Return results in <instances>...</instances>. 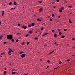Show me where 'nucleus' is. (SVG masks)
Returning a JSON list of instances; mask_svg holds the SVG:
<instances>
[{
	"label": "nucleus",
	"mask_w": 75,
	"mask_h": 75,
	"mask_svg": "<svg viewBox=\"0 0 75 75\" xmlns=\"http://www.w3.org/2000/svg\"><path fill=\"white\" fill-rule=\"evenodd\" d=\"M47 34H48V33H45V35H47Z\"/></svg>",
	"instance_id": "c03bdc74"
},
{
	"label": "nucleus",
	"mask_w": 75,
	"mask_h": 75,
	"mask_svg": "<svg viewBox=\"0 0 75 75\" xmlns=\"http://www.w3.org/2000/svg\"><path fill=\"white\" fill-rule=\"evenodd\" d=\"M59 11L60 12V13H62V9H60L59 10Z\"/></svg>",
	"instance_id": "f8f14e48"
},
{
	"label": "nucleus",
	"mask_w": 75,
	"mask_h": 75,
	"mask_svg": "<svg viewBox=\"0 0 75 75\" xmlns=\"http://www.w3.org/2000/svg\"><path fill=\"white\" fill-rule=\"evenodd\" d=\"M70 61V59H68V60H66V61L68 62V61Z\"/></svg>",
	"instance_id": "473e14b6"
},
{
	"label": "nucleus",
	"mask_w": 75,
	"mask_h": 75,
	"mask_svg": "<svg viewBox=\"0 0 75 75\" xmlns=\"http://www.w3.org/2000/svg\"><path fill=\"white\" fill-rule=\"evenodd\" d=\"M60 9L62 10H64V7H62L60 8Z\"/></svg>",
	"instance_id": "aec40b11"
},
{
	"label": "nucleus",
	"mask_w": 75,
	"mask_h": 75,
	"mask_svg": "<svg viewBox=\"0 0 75 75\" xmlns=\"http://www.w3.org/2000/svg\"><path fill=\"white\" fill-rule=\"evenodd\" d=\"M59 35H61V34H62V33L61 32H59Z\"/></svg>",
	"instance_id": "5701e85b"
},
{
	"label": "nucleus",
	"mask_w": 75,
	"mask_h": 75,
	"mask_svg": "<svg viewBox=\"0 0 75 75\" xmlns=\"http://www.w3.org/2000/svg\"><path fill=\"white\" fill-rule=\"evenodd\" d=\"M4 54V53H1V55H3Z\"/></svg>",
	"instance_id": "8fccbe9b"
},
{
	"label": "nucleus",
	"mask_w": 75,
	"mask_h": 75,
	"mask_svg": "<svg viewBox=\"0 0 75 75\" xmlns=\"http://www.w3.org/2000/svg\"><path fill=\"white\" fill-rule=\"evenodd\" d=\"M12 72H14V69H13V70L11 71Z\"/></svg>",
	"instance_id": "e433bc0d"
},
{
	"label": "nucleus",
	"mask_w": 75,
	"mask_h": 75,
	"mask_svg": "<svg viewBox=\"0 0 75 75\" xmlns=\"http://www.w3.org/2000/svg\"><path fill=\"white\" fill-rule=\"evenodd\" d=\"M22 28H23L25 30V29L27 28V26H24V25H23V26H22Z\"/></svg>",
	"instance_id": "f03ea898"
},
{
	"label": "nucleus",
	"mask_w": 75,
	"mask_h": 75,
	"mask_svg": "<svg viewBox=\"0 0 75 75\" xmlns=\"http://www.w3.org/2000/svg\"><path fill=\"white\" fill-rule=\"evenodd\" d=\"M1 22L0 21V25L1 24Z\"/></svg>",
	"instance_id": "052dcab7"
},
{
	"label": "nucleus",
	"mask_w": 75,
	"mask_h": 75,
	"mask_svg": "<svg viewBox=\"0 0 75 75\" xmlns=\"http://www.w3.org/2000/svg\"><path fill=\"white\" fill-rule=\"evenodd\" d=\"M67 29H64V31H67Z\"/></svg>",
	"instance_id": "c85d7f7f"
},
{
	"label": "nucleus",
	"mask_w": 75,
	"mask_h": 75,
	"mask_svg": "<svg viewBox=\"0 0 75 75\" xmlns=\"http://www.w3.org/2000/svg\"><path fill=\"white\" fill-rule=\"evenodd\" d=\"M24 44V42H23V43H22L21 44H22V45H23V44Z\"/></svg>",
	"instance_id": "864d4df0"
},
{
	"label": "nucleus",
	"mask_w": 75,
	"mask_h": 75,
	"mask_svg": "<svg viewBox=\"0 0 75 75\" xmlns=\"http://www.w3.org/2000/svg\"><path fill=\"white\" fill-rule=\"evenodd\" d=\"M8 54L9 55H11V52H9V51L8 52Z\"/></svg>",
	"instance_id": "9b49d317"
},
{
	"label": "nucleus",
	"mask_w": 75,
	"mask_h": 75,
	"mask_svg": "<svg viewBox=\"0 0 75 75\" xmlns=\"http://www.w3.org/2000/svg\"><path fill=\"white\" fill-rule=\"evenodd\" d=\"M73 48L74 49H75V47H73Z\"/></svg>",
	"instance_id": "4d7b16f0"
},
{
	"label": "nucleus",
	"mask_w": 75,
	"mask_h": 75,
	"mask_svg": "<svg viewBox=\"0 0 75 75\" xmlns=\"http://www.w3.org/2000/svg\"><path fill=\"white\" fill-rule=\"evenodd\" d=\"M4 11H2V16H3L4 15Z\"/></svg>",
	"instance_id": "1a4fd4ad"
},
{
	"label": "nucleus",
	"mask_w": 75,
	"mask_h": 75,
	"mask_svg": "<svg viewBox=\"0 0 75 75\" xmlns=\"http://www.w3.org/2000/svg\"><path fill=\"white\" fill-rule=\"evenodd\" d=\"M39 3H42V2H41V1H39Z\"/></svg>",
	"instance_id": "6e6d98bb"
},
{
	"label": "nucleus",
	"mask_w": 75,
	"mask_h": 75,
	"mask_svg": "<svg viewBox=\"0 0 75 75\" xmlns=\"http://www.w3.org/2000/svg\"><path fill=\"white\" fill-rule=\"evenodd\" d=\"M65 37V36H61V38H64Z\"/></svg>",
	"instance_id": "4468645a"
},
{
	"label": "nucleus",
	"mask_w": 75,
	"mask_h": 75,
	"mask_svg": "<svg viewBox=\"0 0 75 75\" xmlns=\"http://www.w3.org/2000/svg\"><path fill=\"white\" fill-rule=\"evenodd\" d=\"M28 35H29L28 34L26 35H25L26 37H28Z\"/></svg>",
	"instance_id": "c9c22d12"
},
{
	"label": "nucleus",
	"mask_w": 75,
	"mask_h": 75,
	"mask_svg": "<svg viewBox=\"0 0 75 75\" xmlns=\"http://www.w3.org/2000/svg\"><path fill=\"white\" fill-rule=\"evenodd\" d=\"M52 32H53V33L54 32V30H52Z\"/></svg>",
	"instance_id": "37998d69"
},
{
	"label": "nucleus",
	"mask_w": 75,
	"mask_h": 75,
	"mask_svg": "<svg viewBox=\"0 0 75 75\" xmlns=\"http://www.w3.org/2000/svg\"><path fill=\"white\" fill-rule=\"evenodd\" d=\"M28 75V73H27V74H24L23 75Z\"/></svg>",
	"instance_id": "7c9ffc66"
},
{
	"label": "nucleus",
	"mask_w": 75,
	"mask_h": 75,
	"mask_svg": "<svg viewBox=\"0 0 75 75\" xmlns=\"http://www.w3.org/2000/svg\"><path fill=\"white\" fill-rule=\"evenodd\" d=\"M14 5H17V3H16V2H14Z\"/></svg>",
	"instance_id": "412c9836"
},
{
	"label": "nucleus",
	"mask_w": 75,
	"mask_h": 75,
	"mask_svg": "<svg viewBox=\"0 0 75 75\" xmlns=\"http://www.w3.org/2000/svg\"><path fill=\"white\" fill-rule=\"evenodd\" d=\"M0 57H2V56L1 55V56H0Z\"/></svg>",
	"instance_id": "0e129e2a"
},
{
	"label": "nucleus",
	"mask_w": 75,
	"mask_h": 75,
	"mask_svg": "<svg viewBox=\"0 0 75 75\" xmlns=\"http://www.w3.org/2000/svg\"><path fill=\"white\" fill-rule=\"evenodd\" d=\"M6 43H7V42H4V44H6Z\"/></svg>",
	"instance_id": "72a5a7b5"
},
{
	"label": "nucleus",
	"mask_w": 75,
	"mask_h": 75,
	"mask_svg": "<svg viewBox=\"0 0 75 75\" xmlns=\"http://www.w3.org/2000/svg\"><path fill=\"white\" fill-rule=\"evenodd\" d=\"M37 21H41V20L39 19V18H38L37 19Z\"/></svg>",
	"instance_id": "6e6552de"
},
{
	"label": "nucleus",
	"mask_w": 75,
	"mask_h": 75,
	"mask_svg": "<svg viewBox=\"0 0 75 75\" xmlns=\"http://www.w3.org/2000/svg\"><path fill=\"white\" fill-rule=\"evenodd\" d=\"M54 44H57V43H56V42H55V43H54Z\"/></svg>",
	"instance_id": "69168bd1"
},
{
	"label": "nucleus",
	"mask_w": 75,
	"mask_h": 75,
	"mask_svg": "<svg viewBox=\"0 0 75 75\" xmlns=\"http://www.w3.org/2000/svg\"><path fill=\"white\" fill-rule=\"evenodd\" d=\"M34 39L35 40H38V38L36 37L34 38Z\"/></svg>",
	"instance_id": "6ab92c4d"
},
{
	"label": "nucleus",
	"mask_w": 75,
	"mask_h": 75,
	"mask_svg": "<svg viewBox=\"0 0 75 75\" xmlns=\"http://www.w3.org/2000/svg\"><path fill=\"white\" fill-rule=\"evenodd\" d=\"M58 18H60V16H58Z\"/></svg>",
	"instance_id": "680f3d73"
},
{
	"label": "nucleus",
	"mask_w": 75,
	"mask_h": 75,
	"mask_svg": "<svg viewBox=\"0 0 75 75\" xmlns=\"http://www.w3.org/2000/svg\"><path fill=\"white\" fill-rule=\"evenodd\" d=\"M67 45H69V44H67Z\"/></svg>",
	"instance_id": "774afa93"
},
{
	"label": "nucleus",
	"mask_w": 75,
	"mask_h": 75,
	"mask_svg": "<svg viewBox=\"0 0 75 75\" xmlns=\"http://www.w3.org/2000/svg\"><path fill=\"white\" fill-rule=\"evenodd\" d=\"M2 37H3V36H1L0 37V39H1L2 38Z\"/></svg>",
	"instance_id": "a19ab883"
},
{
	"label": "nucleus",
	"mask_w": 75,
	"mask_h": 75,
	"mask_svg": "<svg viewBox=\"0 0 75 75\" xmlns=\"http://www.w3.org/2000/svg\"><path fill=\"white\" fill-rule=\"evenodd\" d=\"M72 56H73V57H74V56H75V55H73Z\"/></svg>",
	"instance_id": "338daca9"
},
{
	"label": "nucleus",
	"mask_w": 75,
	"mask_h": 75,
	"mask_svg": "<svg viewBox=\"0 0 75 75\" xmlns=\"http://www.w3.org/2000/svg\"><path fill=\"white\" fill-rule=\"evenodd\" d=\"M59 64H61L62 63V62H61V61H59Z\"/></svg>",
	"instance_id": "2f4dec72"
},
{
	"label": "nucleus",
	"mask_w": 75,
	"mask_h": 75,
	"mask_svg": "<svg viewBox=\"0 0 75 75\" xmlns=\"http://www.w3.org/2000/svg\"><path fill=\"white\" fill-rule=\"evenodd\" d=\"M45 35L44 34V35H42V37H43V36H45Z\"/></svg>",
	"instance_id": "09e8293b"
},
{
	"label": "nucleus",
	"mask_w": 75,
	"mask_h": 75,
	"mask_svg": "<svg viewBox=\"0 0 75 75\" xmlns=\"http://www.w3.org/2000/svg\"><path fill=\"white\" fill-rule=\"evenodd\" d=\"M7 39H9V40H11L12 42L14 41V39L13 38V35H7L6 36Z\"/></svg>",
	"instance_id": "f257e3e1"
},
{
	"label": "nucleus",
	"mask_w": 75,
	"mask_h": 75,
	"mask_svg": "<svg viewBox=\"0 0 75 75\" xmlns=\"http://www.w3.org/2000/svg\"><path fill=\"white\" fill-rule=\"evenodd\" d=\"M64 2L65 3V2H66V3H67V1H64Z\"/></svg>",
	"instance_id": "13d9d810"
},
{
	"label": "nucleus",
	"mask_w": 75,
	"mask_h": 75,
	"mask_svg": "<svg viewBox=\"0 0 75 75\" xmlns=\"http://www.w3.org/2000/svg\"><path fill=\"white\" fill-rule=\"evenodd\" d=\"M9 5H10V6H11V4H12V3L11 2H10L9 4Z\"/></svg>",
	"instance_id": "f3484780"
},
{
	"label": "nucleus",
	"mask_w": 75,
	"mask_h": 75,
	"mask_svg": "<svg viewBox=\"0 0 75 75\" xmlns=\"http://www.w3.org/2000/svg\"><path fill=\"white\" fill-rule=\"evenodd\" d=\"M31 25H28V27H31Z\"/></svg>",
	"instance_id": "393cba45"
},
{
	"label": "nucleus",
	"mask_w": 75,
	"mask_h": 75,
	"mask_svg": "<svg viewBox=\"0 0 75 75\" xmlns=\"http://www.w3.org/2000/svg\"><path fill=\"white\" fill-rule=\"evenodd\" d=\"M58 31H60V30H59V29H58Z\"/></svg>",
	"instance_id": "3c124183"
},
{
	"label": "nucleus",
	"mask_w": 75,
	"mask_h": 75,
	"mask_svg": "<svg viewBox=\"0 0 75 75\" xmlns=\"http://www.w3.org/2000/svg\"><path fill=\"white\" fill-rule=\"evenodd\" d=\"M53 8H55V6H53Z\"/></svg>",
	"instance_id": "5fc2aeb1"
},
{
	"label": "nucleus",
	"mask_w": 75,
	"mask_h": 75,
	"mask_svg": "<svg viewBox=\"0 0 75 75\" xmlns=\"http://www.w3.org/2000/svg\"><path fill=\"white\" fill-rule=\"evenodd\" d=\"M75 40V38H72V40L73 41V40Z\"/></svg>",
	"instance_id": "4c0bfd02"
},
{
	"label": "nucleus",
	"mask_w": 75,
	"mask_h": 75,
	"mask_svg": "<svg viewBox=\"0 0 75 75\" xmlns=\"http://www.w3.org/2000/svg\"><path fill=\"white\" fill-rule=\"evenodd\" d=\"M33 32V30H30L29 32V34H31V33H32V32Z\"/></svg>",
	"instance_id": "423d86ee"
},
{
	"label": "nucleus",
	"mask_w": 75,
	"mask_h": 75,
	"mask_svg": "<svg viewBox=\"0 0 75 75\" xmlns=\"http://www.w3.org/2000/svg\"><path fill=\"white\" fill-rule=\"evenodd\" d=\"M52 17H54V16H55V15H54V14H52Z\"/></svg>",
	"instance_id": "dca6fc26"
},
{
	"label": "nucleus",
	"mask_w": 75,
	"mask_h": 75,
	"mask_svg": "<svg viewBox=\"0 0 75 75\" xmlns=\"http://www.w3.org/2000/svg\"><path fill=\"white\" fill-rule=\"evenodd\" d=\"M49 68V66H47V68H46V69H47V68Z\"/></svg>",
	"instance_id": "a18cd8bd"
},
{
	"label": "nucleus",
	"mask_w": 75,
	"mask_h": 75,
	"mask_svg": "<svg viewBox=\"0 0 75 75\" xmlns=\"http://www.w3.org/2000/svg\"><path fill=\"white\" fill-rule=\"evenodd\" d=\"M69 8H71V7H72V6H69Z\"/></svg>",
	"instance_id": "49530a36"
},
{
	"label": "nucleus",
	"mask_w": 75,
	"mask_h": 75,
	"mask_svg": "<svg viewBox=\"0 0 75 75\" xmlns=\"http://www.w3.org/2000/svg\"><path fill=\"white\" fill-rule=\"evenodd\" d=\"M34 25H35L34 23H32L31 24V26H32V27H33V26H34Z\"/></svg>",
	"instance_id": "39448f33"
},
{
	"label": "nucleus",
	"mask_w": 75,
	"mask_h": 75,
	"mask_svg": "<svg viewBox=\"0 0 75 75\" xmlns=\"http://www.w3.org/2000/svg\"><path fill=\"white\" fill-rule=\"evenodd\" d=\"M47 62H48V63H50V62L49 60H47Z\"/></svg>",
	"instance_id": "f704fd0d"
},
{
	"label": "nucleus",
	"mask_w": 75,
	"mask_h": 75,
	"mask_svg": "<svg viewBox=\"0 0 75 75\" xmlns=\"http://www.w3.org/2000/svg\"><path fill=\"white\" fill-rule=\"evenodd\" d=\"M29 44H30V42H27V45Z\"/></svg>",
	"instance_id": "b1692460"
},
{
	"label": "nucleus",
	"mask_w": 75,
	"mask_h": 75,
	"mask_svg": "<svg viewBox=\"0 0 75 75\" xmlns=\"http://www.w3.org/2000/svg\"><path fill=\"white\" fill-rule=\"evenodd\" d=\"M69 23H70V24H72V22H71V19L69 20Z\"/></svg>",
	"instance_id": "ddd939ff"
},
{
	"label": "nucleus",
	"mask_w": 75,
	"mask_h": 75,
	"mask_svg": "<svg viewBox=\"0 0 75 75\" xmlns=\"http://www.w3.org/2000/svg\"><path fill=\"white\" fill-rule=\"evenodd\" d=\"M41 30H44V28H43V27H42L41 28Z\"/></svg>",
	"instance_id": "cd10ccee"
},
{
	"label": "nucleus",
	"mask_w": 75,
	"mask_h": 75,
	"mask_svg": "<svg viewBox=\"0 0 75 75\" xmlns=\"http://www.w3.org/2000/svg\"><path fill=\"white\" fill-rule=\"evenodd\" d=\"M54 37H57V34H54Z\"/></svg>",
	"instance_id": "a211bd4d"
},
{
	"label": "nucleus",
	"mask_w": 75,
	"mask_h": 75,
	"mask_svg": "<svg viewBox=\"0 0 75 75\" xmlns=\"http://www.w3.org/2000/svg\"><path fill=\"white\" fill-rule=\"evenodd\" d=\"M21 58H23V57H24L25 56V54H22V55L21 56Z\"/></svg>",
	"instance_id": "7ed1b4c3"
},
{
	"label": "nucleus",
	"mask_w": 75,
	"mask_h": 75,
	"mask_svg": "<svg viewBox=\"0 0 75 75\" xmlns=\"http://www.w3.org/2000/svg\"><path fill=\"white\" fill-rule=\"evenodd\" d=\"M8 50H9V52H13V50H11V49H8Z\"/></svg>",
	"instance_id": "20e7f679"
},
{
	"label": "nucleus",
	"mask_w": 75,
	"mask_h": 75,
	"mask_svg": "<svg viewBox=\"0 0 75 75\" xmlns=\"http://www.w3.org/2000/svg\"><path fill=\"white\" fill-rule=\"evenodd\" d=\"M12 74H15V72H12Z\"/></svg>",
	"instance_id": "ea45409f"
},
{
	"label": "nucleus",
	"mask_w": 75,
	"mask_h": 75,
	"mask_svg": "<svg viewBox=\"0 0 75 75\" xmlns=\"http://www.w3.org/2000/svg\"><path fill=\"white\" fill-rule=\"evenodd\" d=\"M23 52H21L19 53L20 54H23Z\"/></svg>",
	"instance_id": "a878e982"
},
{
	"label": "nucleus",
	"mask_w": 75,
	"mask_h": 75,
	"mask_svg": "<svg viewBox=\"0 0 75 75\" xmlns=\"http://www.w3.org/2000/svg\"><path fill=\"white\" fill-rule=\"evenodd\" d=\"M39 12H41V11H42V8H41L39 10Z\"/></svg>",
	"instance_id": "0eeeda50"
},
{
	"label": "nucleus",
	"mask_w": 75,
	"mask_h": 75,
	"mask_svg": "<svg viewBox=\"0 0 75 75\" xmlns=\"http://www.w3.org/2000/svg\"><path fill=\"white\" fill-rule=\"evenodd\" d=\"M50 21H52V19H51V18H50Z\"/></svg>",
	"instance_id": "79ce46f5"
},
{
	"label": "nucleus",
	"mask_w": 75,
	"mask_h": 75,
	"mask_svg": "<svg viewBox=\"0 0 75 75\" xmlns=\"http://www.w3.org/2000/svg\"><path fill=\"white\" fill-rule=\"evenodd\" d=\"M42 59H40V61H42Z\"/></svg>",
	"instance_id": "bf43d9fd"
},
{
	"label": "nucleus",
	"mask_w": 75,
	"mask_h": 75,
	"mask_svg": "<svg viewBox=\"0 0 75 75\" xmlns=\"http://www.w3.org/2000/svg\"><path fill=\"white\" fill-rule=\"evenodd\" d=\"M18 41H19V40H18V39H17L16 40V42H18Z\"/></svg>",
	"instance_id": "c756f323"
},
{
	"label": "nucleus",
	"mask_w": 75,
	"mask_h": 75,
	"mask_svg": "<svg viewBox=\"0 0 75 75\" xmlns=\"http://www.w3.org/2000/svg\"><path fill=\"white\" fill-rule=\"evenodd\" d=\"M18 27L20 26V24H19V23L18 24Z\"/></svg>",
	"instance_id": "bb28decb"
},
{
	"label": "nucleus",
	"mask_w": 75,
	"mask_h": 75,
	"mask_svg": "<svg viewBox=\"0 0 75 75\" xmlns=\"http://www.w3.org/2000/svg\"><path fill=\"white\" fill-rule=\"evenodd\" d=\"M15 8H11V10H12H12H14V9H15Z\"/></svg>",
	"instance_id": "2eb2a0df"
},
{
	"label": "nucleus",
	"mask_w": 75,
	"mask_h": 75,
	"mask_svg": "<svg viewBox=\"0 0 75 75\" xmlns=\"http://www.w3.org/2000/svg\"><path fill=\"white\" fill-rule=\"evenodd\" d=\"M57 69V68H54V69Z\"/></svg>",
	"instance_id": "e2e57ef3"
},
{
	"label": "nucleus",
	"mask_w": 75,
	"mask_h": 75,
	"mask_svg": "<svg viewBox=\"0 0 75 75\" xmlns=\"http://www.w3.org/2000/svg\"><path fill=\"white\" fill-rule=\"evenodd\" d=\"M4 74H5L6 75V71H4Z\"/></svg>",
	"instance_id": "4be33fe9"
},
{
	"label": "nucleus",
	"mask_w": 75,
	"mask_h": 75,
	"mask_svg": "<svg viewBox=\"0 0 75 75\" xmlns=\"http://www.w3.org/2000/svg\"><path fill=\"white\" fill-rule=\"evenodd\" d=\"M21 34L20 33H17V35H18V34Z\"/></svg>",
	"instance_id": "603ef678"
},
{
	"label": "nucleus",
	"mask_w": 75,
	"mask_h": 75,
	"mask_svg": "<svg viewBox=\"0 0 75 75\" xmlns=\"http://www.w3.org/2000/svg\"><path fill=\"white\" fill-rule=\"evenodd\" d=\"M57 2H59V0H56Z\"/></svg>",
	"instance_id": "58836bf2"
},
{
	"label": "nucleus",
	"mask_w": 75,
	"mask_h": 75,
	"mask_svg": "<svg viewBox=\"0 0 75 75\" xmlns=\"http://www.w3.org/2000/svg\"><path fill=\"white\" fill-rule=\"evenodd\" d=\"M54 52V51H52V52H50V53H49V55H50V54H52V53H53V52Z\"/></svg>",
	"instance_id": "9d476101"
},
{
	"label": "nucleus",
	"mask_w": 75,
	"mask_h": 75,
	"mask_svg": "<svg viewBox=\"0 0 75 75\" xmlns=\"http://www.w3.org/2000/svg\"><path fill=\"white\" fill-rule=\"evenodd\" d=\"M4 70H7V68H4Z\"/></svg>",
	"instance_id": "de8ad7c7"
}]
</instances>
